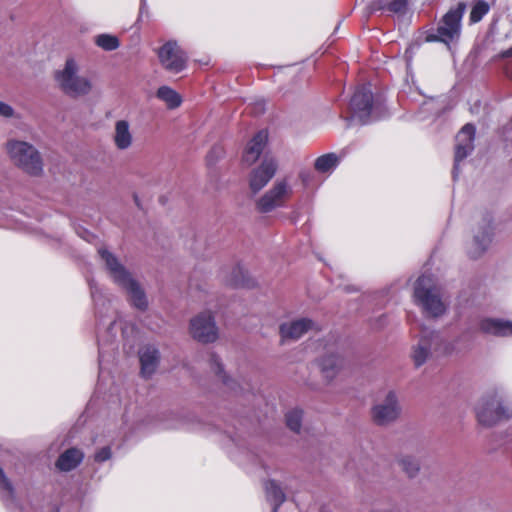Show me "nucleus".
<instances>
[{
    "mask_svg": "<svg viewBox=\"0 0 512 512\" xmlns=\"http://www.w3.org/2000/svg\"><path fill=\"white\" fill-rule=\"evenodd\" d=\"M99 255L104 261L112 281L125 291L129 304L139 311H146L149 306V301L142 285L125 269L112 253L106 249H100Z\"/></svg>",
    "mask_w": 512,
    "mask_h": 512,
    "instance_id": "1",
    "label": "nucleus"
},
{
    "mask_svg": "<svg viewBox=\"0 0 512 512\" xmlns=\"http://www.w3.org/2000/svg\"><path fill=\"white\" fill-rule=\"evenodd\" d=\"M461 338L444 339L436 331H422L411 346L410 357L415 367L419 368L433 356H449L459 353Z\"/></svg>",
    "mask_w": 512,
    "mask_h": 512,
    "instance_id": "2",
    "label": "nucleus"
},
{
    "mask_svg": "<svg viewBox=\"0 0 512 512\" xmlns=\"http://www.w3.org/2000/svg\"><path fill=\"white\" fill-rule=\"evenodd\" d=\"M479 425L492 428L512 419V403L502 390H492L483 394L474 406Z\"/></svg>",
    "mask_w": 512,
    "mask_h": 512,
    "instance_id": "3",
    "label": "nucleus"
},
{
    "mask_svg": "<svg viewBox=\"0 0 512 512\" xmlns=\"http://www.w3.org/2000/svg\"><path fill=\"white\" fill-rule=\"evenodd\" d=\"M80 63L74 57H68L64 65L54 72L57 87L68 97L82 98L93 91V81L80 73Z\"/></svg>",
    "mask_w": 512,
    "mask_h": 512,
    "instance_id": "4",
    "label": "nucleus"
},
{
    "mask_svg": "<svg viewBox=\"0 0 512 512\" xmlns=\"http://www.w3.org/2000/svg\"><path fill=\"white\" fill-rule=\"evenodd\" d=\"M5 152L10 162L30 176H41L44 162L40 151L30 142L11 138L5 143Z\"/></svg>",
    "mask_w": 512,
    "mask_h": 512,
    "instance_id": "5",
    "label": "nucleus"
},
{
    "mask_svg": "<svg viewBox=\"0 0 512 512\" xmlns=\"http://www.w3.org/2000/svg\"><path fill=\"white\" fill-rule=\"evenodd\" d=\"M414 303L429 318H439L447 310V305L440 295L435 278L430 274L421 275L414 284Z\"/></svg>",
    "mask_w": 512,
    "mask_h": 512,
    "instance_id": "6",
    "label": "nucleus"
},
{
    "mask_svg": "<svg viewBox=\"0 0 512 512\" xmlns=\"http://www.w3.org/2000/svg\"><path fill=\"white\" fill-rule=\"evenodd\" d=\"M293 194V188L288 178H279L257 200L256 206L260 212H271L283 207Z\"/></svg>",
    "mask_w": 512,
    "mask_h": 512,
    "instance_id": "7",
    "label": "nucleus"
},
{
    "mask_svg": "<svg viewBox=\"0 0 512 512\" xmlns=\"http://www.w3.org/2000/svg\"><path fill=\"white\" fill-rule=\"evenodd\" d=\"M191 337L203 344L213 343L219 337V329L211 311H202L195 315L189 324Z\"/></svg>",
    "mask_w": 512,
    "mask_h": 512,
    "instance_id": "8",
    "label": "nucleus"
},
{
    "mask_svg": "<svg viewBox=\"0 0 512 512\" xmlns=\"http://www.w3.org/2000/svg\"><path fill=\"white\" fill-rule=\"evenodd\" d=\"M401 414L398 396L394 391H388L384 398L371 409V418L376 425L388 426L395 422Z\"/></svg>",
    "mask_w": 512,
    "mask_h": 512,
    "instance_id": "9",
    "label": "nucleus"
},
{
    "mask_svg": "<svg viewBox=\"0 0 512 512\" xmlns=\"http://www.w3.org/2000/svg\"><path fill=\"white\" fill-rule=\"evenodd\" d=\"M161 66L170 73H179L186 68L187 56L175 41L163 44L157 52Z\"/></svg>",
    "mask_w": 512,
    "mask_h": 512,
    "instance_id": "10",
    "label": "nucleus"
},
{
    "mask_svg": "<svg viewBox=\"0 0 512 512\" xmlns=\"http://www.w3.org/2000/svg\"><path fill=\"white\" fill-rule=\"evenodd\" d=\"M372 99V92L368 87L359 88L354 93L350 103L352 118L357 119L362 124L376 119L377 117L373 116L376 107L373 105Z\"/></svg>",
    "mask_w": 512,
    "mask_h": 512,
    "instance_id": "11",
    "label": "nucleus"
},
{
    "mask_svg": "<svg viewBox=\"0 0 512 512\" xmlns=\"http://www.w3.org/2000/svg\"><path fill=\"white\" fill-rule=\"evenodd\" d=\"M278 169L277 161L273 157L265 156L260 165L249 174V189L253 194L261 191L275 176Z\"/></svg>",
    "mask_w": 512,
    "mask_h": 512,
    "instance_id": "12",
    "label": "nucleus"
},
{
    "mask_svg": "<svg viewBox=\"0 0 512 512\" xmlns=\"http://www.w3.org/2000/svg\"><path fill=\"white\" fill-rule=\"evenodd\" d=\"M466 5L461 2L455 9L448 11L438 27V33L444 42L453 40L460 34V21L465 12Z\"/></svg>",
    "mask_w": 512,
    "mask_h": 512,
    "instance_id": "13",
    "label": "nucleus"
},
{
    "mask_svg": "<svg viewBox=\"0 0 512 512\" xmlns=\"http://www.w3.org/2000/svg\"><path fill=\"white\" fill-rule=\"evenodd\" d=\"M475 128L466 124L456 136L454 175H456L460 162L474 149Z\"/></svg>",
    "mask_w": 512,
    "mask_h": 512,
    "instance_id": "14",
    "label": "nucleus"
},
{
    "mask_svg": "<svg viewBox=\"0 0 512 512\" xmlns=\"http://www.w3.org/2000/svg\"><path fill=\"white\" fill-rule=\"evenodd\" d=\"M312 327L313 322L310 319L300 318L282 323L279 331L283 341H295L312 329Z\"/></svg>",
    "mask_w": 512,
    "mask_h": 512,
    "instance_id": "15",
    "label": "nucleus"
},
{
    "mask_svg": "<svg viewBox=\"0 0 512 512\" xmlns=\"http://www.w3.org/2000/svg\"><path fill=\"white\" fill-rule=\"evenodd\" d=\"M134 136L131 125L127 120H117L114 124L113 143L118 150H128L132 147Z\"/></svg>",
    "mask_w": 512,
    "mask_h": 512,
    "instance_id": "16",
    "label": "nucleus"
},
{
    "mask_svg": "<svg viewBox=\"0 0 512 512\" xmlns=\"http://www.w3.org/2000/svg\"><path fill=\"white\" fill-rule=\"evenodd\" d=\"M141 373L144 377L152 376L159 364L160 355L156 347L147 345L139 351Z\"/></svg>",
    "mask_w": 512,
    "mask_h": 512,
    "instance_id": "17",
    "label": "nucleus"
},
{
    "mask_svg": "<svg viewBox=\"0 0 512 512\" xmlns=\"http://www.w3.org/2000/svg\"><path fill=\"white\" fill-rule=\"evenodd\" d=\"M343 367V359L336 354H328L319 361V369L323 379L327 382L333 381Z\"/></svg>",
    "mask_w": 512,
    "mask_h": 512,
    "instance_id": "18",
    "label": "nucleus"
},
{
    "mask_svg": "<svg viewBox=\"0 0 512 512\" xmlns=\"http://www.w3.org/2000/svg\"><path fill=\"white\" fill-rule=\"evenodd\" d=\"M491 242V233L488 229L482 230L475 234L467 243V254L472 259H477L484 254Z\"/></svg>",
    "mask_w": 512,
    "mask_h": 512,
    "instance_id": "19",
    "label": "nucleus"
},
{
    "mask_svg": "<svg viewBox=\"0 0 512 512\" xmlns=\"http://www.w3.org/2000/svg\"><path fill=\"white\" fill-rule=\"evenodd\" d=\"M480 329L485 333L495 336H512V321L486 318L480 322Z\"/></svg>",
    "mask_w": 512,
    "mask_h": 512,
    "instance_id": "20",
    "label": "nucleus"
},
{
    "mask_svg": "<svg viewBox=\"0 0 512 512\" xmlns=\"http://www.w3.org/2000/svg\"><path fill=\"white\" fill-rule=\"evenodd\" d=\"M267 140L265 132H258L247 144L243 153V161L247 165H252L260 157Z\"/></svg>",
    "mask_w": 512,
    "mask_h": 512,
    "instance_id": "21",
    "label": "nucleus"
},
{
    "mask_svg": "<svg viewBox=\"0 0 512 512\" xmlns=\"http://www.w3.org/2000/svg\"><path fill=\"white\" fill-rule=\"evenodd\" d=\"M83 457L84 455L79 449L70 448L59 456L56 467L64 472L71 471L81 463Z\"/></svg>",
    "mask_w": 512,
    "mask_h": 512,
    "instance_id": "22",
    "label": "nucleus"
},
{
    "mask_svg": "<svg viewBox=\"0 0 512 512\" xmlns=\"http://www.w3.org/2000/svg\"><path fill=\"white\" fill-rule=\"evenodd\" d=\"M117 330L121 331V336L123 339L128 340L130 337L133 336L135 332V327L133 324L128 323L123 316H119L108 327V333L111 339L116 337Z\"/></svg>",
    "mask_w": 512,
    "mask_h": 512,
    "instance_id": "23",
    "label": "nucleus"
},
{
    "mask_svg": "<svg viewBox=\"0 0 512 512\" xmlns=\"http://www.w3.org/2000/svg\"><path fill=\"white\" fill-rule=\"evenodd\" d=\"M266 497L273 505V512L285 501V494L276 481H268L265 484Z\"/></svg>",
    "mask_w": 512,
    "mask_h": 512,
    "instance_id": "24",
    "label": "nucleus"
},
{
    "mask_svg": "<svg viewBox=\"0 0 512 512\" xmlns=\"http://www.w3.org/2000/svg\"><path fill=\"white\" fill-rule=\"evenodd\" d=\"M157 97L163 101L169 109H175L182 103V98L179 93L169 86H161L157 90Z\"/></svg>",
    "mask_w": 512,
    "mask_h": 512,
    "instance_id": "25",
    "label": "nucleus"
},
{
    "mask_svg": "<svg viewBox=\"0 0 512 512\" xmlns=\"http://www.w3.org/2000/svg\"><path fill=\"white\" fill-rule=\"evenodd\" d=\"M339 158L334 153L324 154L315 160L314 168L320 173L331 172L337 167Z\"/></svg>",
    "mask_w": 512,
    "mask_h": 512,
    "instance_id": "26",
    "label": "nucleus"
},
{
    "mask_svg": "<svg viewBox=\"0 0 512 512\" xmlns=\"http://www.w3.org/2000/svg\"><path fill=\"white\" fill-rule=\"evenodd\" d=\"M387 8L389 11L397 14H404L407 8L406 0H393L391 2H385L383 0H376L371 5V10H381Z\"/></svg>",
    "mask_w": 512,
    "mask_h": 512,
    "instance_id": "27",
    "label": "nucleus"
},
{
    "mask_svg": "<svg viewBox=\"0 0 512 512\" xmlns=\"http://www.w3.org/2000/svg\"><path fill=\"white\" fill-rule=\"evenodd\" d=\"M397 464L411 478L415 477L420 469L418 460L410 455L399 456Z\"/></svg>",
    "mask_w": 512,
    "mask_h": 512,
    "instance_id": "28",
    "label": "nucleus"
},
{
    "mask_svg": "<svg viewBox=\"0 0 512 512\" xmlns=\"http://www.w3.org/2000/svg\"><path fill=\"white\" fill-rule=\"evenodd\" d=\"M95 44L105 51H113L119 47V40L110 34H100L95 37Z\"/></svg>",
    "mask_w": 512,
    "mask_h": 512,
    "instance_id": "29",
    "label": "nucleus"
},
{
    "mask_svg": "<svg viewBox=\"0 0 512 512\" xmlns=\"http://www.w3.org/2000/svg\"><path fill=\"white\" fill-rule=\"evenodd\" d=\"M286 424L290 430L299 432L302 423V411L298 409H292L286 413Z\"/></svg>",
    "mask_w": 512,
    "mask_h": 512,
    "instance_id": "30",
    "label": "nucleus"
},
{
    "mask_svg": "<svg viewBox=\"0 0 512 512\" xmlns=\"http://www.w3.org/2000/svg\"><path fill=\"white\" fill-rule=\"evenodd\" d=\"M489 11V5L485 1H478L472 8L470 20L472 23L479 22Z\"/></svg>",
    "mask_w": 512,
    "mask_h": 512,
    "instance_id": "31",
    "label": "nucleus"
},
{
    "mask_svg": "<svg viewBox=\"0 0 512 512\" xmlns=\"http://www.w3.org/2000/svg\"><path fill=\"white\" fill-rule=\"evenodd\" d=\"M0 117L4 119H18L19 114L9 103L0 100Z\"/></svg>",
    "mask_w": 512,
    "mask_h": 512,
    "instance_id": "32",
    "label": "nucleus"
},
{
    "mask_svg": "<svg viewBox=\"0 0 512 512\" xmlns=\"http://www.w3.org/2000/svg\"><path fill=\"white\" fill-rule=\"evenodd\" d=\"M0 490L4 492L8 497L13 493V487L9 479L6 477L3 469L0 467Z\"/></svg>",
    "mask_w": 512,
    "mask_h": 512,
    "instance_id": "33",
    "label": "nucleus"
},
{
    "mask_svg": "<svg viewBox=\"0 0 512 512\" xmlns=\"http://www.w3.org/2000/svg\"><path fill=\"white\" fill-rule=\"evenodd\" d=\"M110 457H111V449L109 447H103L95 454V461L104 462V461L110 459Z\"/></svg>",
    "mask_w": 512,
    "mask_h": 512,
    "instance_id": "34",
    "label": "nucleus"
},
{
    "mask_svg": "<svg viewBox=\"0 0 512 512\" xmlns=\"http://www.w3.org/2000/svg\"><path fill=\"white\" fill-rule=\"evenodd\" d=\"M212 369L214 370L215 374L220 375L222 372V366L221 363L217 358L213 357V363H212Z\"/></svg>",
    "mask_w": 512,
    "mask_h": 512,
    "instance_id": "35",
    "label": "nucleus"
},
{
    "mask_svg": "<svg viewBox=\"0 0 512 512\" xmlns=\"http://www.w3.org/2000/svg\"><path fill=\"white\" fill-rule=\"evenodd\" d=\"M502 57H512V47L504 52H502Z\"/></svg>",
    "mask_w": 512,
    "mask_h": 512,
    "instance_id": "36",
    "label": "nucleus"
},
{
    "mask_svg": "<svg viewBox=\"0 0 512 512\" xmlns=\"http://www.w3.org/2000/svg\"><path fill=\"white\" fill-rule=\"evenodd\" d=\"M374 512H393L390 509H383V510H375Z\"/></svg>",
    "mask_w": 512,
    "mask_h": 512,
    "instance_id": "37",
    "label": "nucleus"
}]
</instances>
